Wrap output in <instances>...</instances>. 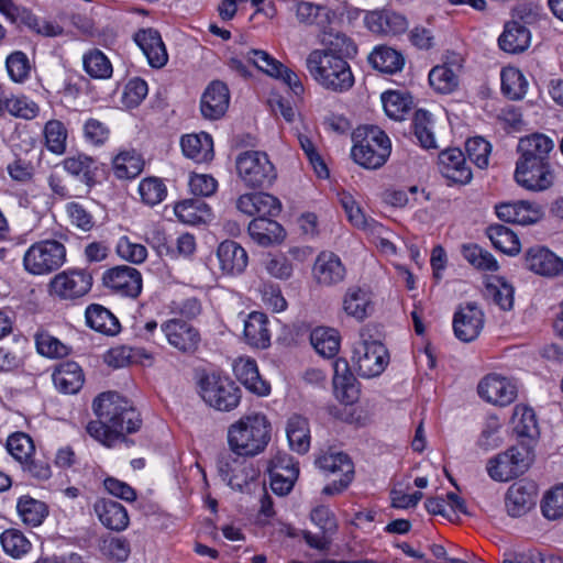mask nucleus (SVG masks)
Instances as JSON below:
<instances>
[{"label": "nucleus", "instance_id": "nucleus-1", "mask_svg": "<svg viewBox=\"0 0 563 563\" xmlns=\"http://www.w3.org/2000/svg\"><path fill=\"white\" fill-rule=\"evenodd\" d=\"M96 421H90L86 430L101 444L112 448L125 442V435L136 432L142 424L140 413L133 404L117 391H106L92 402Z\"/></svg>", "mask_w": 563, "mask_h": 563}, {"label": "nucleus", "instance_id": "nucleus-2", "mask_svg": "<svg viewBox=\"0 0 563 563\" xmlns=\"http://www.w3.org/2000/svg\"><path fill=\"white\" fill-rule=\"evenodd\" d=\"M271 431L266 416L247 415L229 427L228 443L232 453L239 456H255L266 449L271 441Z\"/></svg>", "mask_w": 563, "mask_h": 563}, {"label": "nucleus", "instance_id": "nucleus-3", "mask_svg": "<svg viewBox=\"0 0 563 563\" xmlns=\"http://www.w3.org/2000/svg\"><path fill=\"white\" fill-rule=\"evenodd\" d=\"M306 68L312 79L325 90L342 93L354 85L351 67L343 56L313 49L306 58Z\"/></svg>", "mask_w": 563, "mask_h": 563}, {"label": "nucleus", "instance_id": "nucleus-4", "mask_svg": "<svg viewBox=\"0 0 563 563\" xmlns=\"http://www.w3.org/2000/svg\"><path fill=\"white\" fill-rule=\"evenodd\" d=\"M355 144L351 154L355 163L368 168L382 167L391 152V143L387 134L375 125L357 128L353 133Z\"/></svg>", "mask_w": 563, "mask_h": 563}, {"label": "nucleus", "instance_id": "nucleus-5", "mask_svg": "<svg viewBox=\"0 0 563 563\" xmlns=\"http://www.w3.org/2000/svg\"><path fill=\"white\" fill-rule=\"evenodd\" d=\"M235 166L239 177L250 188L268 187L277 177L276 168L265 152H242L236 157Z\"/></svg>", "mask_w": 563, "mask_h": 563}, {"label": "nucleus", "instance_id": "nucleus-6", "mask_svg": "<svg viewBox=\"0 0 563 563\" xmlns=\"http://www.w3.org/2000/svg\"><path fill=\"white\" fill-rule=\"evenodd\" d=\"M66 247L56 240H44L32 244L23 256V265L32 275H47L64 265Z\"/></svg>", "mask_w": 563, "mask_h": 563}, {"label": "nucleus", "instance_id": "nucleus-7", "mask_svg": "<svg viewBox=\"0 0 563 563\" xmlns=\"http://www.w3.org/2000/svg\"><path fill=\"white\" fill-rule=\"evenodd\" d=\"M199 394L208 406L219 411H231L241 400V390L235 383L229 377L217 374L200 378Z\"/></svg>", "mask_w": 563, "mask_h": 563}, {"label": "nucleus", "instance_id": "nucleus-8", "mask_svg": "<svg viewBox=\"0 0 563 563\" xmlns=\"http://www.w3.org/2000/svg\"><path fill=\"white\" fill-rule=\"evenodd\" d=\"M353 361L360 376L372 378L379 376L385 371L389 355L380 341L362 335L361 341L354 346Z\"/></svg>", "mask_w": 563, "mask_h": 563}, {"label": "nucleus", "instance_id": "nucleus-9", "mask_svg": "<svg viewBox=\"0 0 563 563\" xmlns=\"http://www.w3.org/2000/svg\"><path fill=\"white\" fill-rule=\"evenodd\" d=\"M514 177L520 187L539 192L552 187L555 173L551 162H517Z\"/></svg>", "mask_w": 563, "mask_h": 563}, {"label": "nucleus", "instance_id": "nucleus-10", "mask_svg": "<svg viewBox=\"0 0 563 563\" xmlns=\"http://www.w3.org/2000/svg\"><path fill=\"white\" fill-rule=\"evenodd\" d=\"M246 59L261 71L276 79H280L296 96L303 92V85L299 76L291 69L284 66L279 60L271 56L267 52L262 49H251L246 53Z\"/></svg>", "mask_w": 563, "mask_h": 563}, {"label": "nucleus", "instance_id": "nucleus-11", "mask_svg": "<svg viewBox=\"0 0 563 563\" xmlns=\"http://www.w3.org/2000/svg\"><path fill=\"white\" fill-rule=\"evenodd\" d=\"M170 346L184 354H192L200 343L199 331L189 322L178 318H172L161 324Z\"/></svg>", "mask_w": 563, "mask_h": 563}, {"label": "nucleus", "instance_id": "nucleus-12", "mask_svg": "<svg viewBox=\"0 0 563 563\" xmlns=\"http://www.w3.org/2000/svg\"><path fill=\"white\" fill-rule=\"evenodd\" d=\"M92 286V277L85 271H65L51 280V292L62 299H75L85 296Z\"/></svg>", "mask_w": 563, "mask_h": 563}, {"label": "nucleus", "instance_id": "nucleus-13", "mask_svg": "<svg viewBox=\"0 0 563 563\" xmlns=\"http://www.w3.org/2000/svg\"><path fill=\"white\" fill-rule=\"evenodd\" d=\"M538 485L533 481L520 479L514 483L505 496L507 514L512 518H519L528 514L537 503Z\"/></svg>", "mask_w": 563, "mask_h": 563}, {"label": "nucleus", "instance_id": "nucleus-14", "mask_svg": "<svg viewBox=\"0 0 563 563\" xmlns=\"http://www.w3.org/2000/svg\"><path fill=\"white\" fill-rule=\"evenodd\" d=\"M484 325L483 311L475 302L461 305L454 313L453 330L455 336L463 342L475 340Z\"/></svg>", "mask_w": 563, "mask_h": 563}, {"label": "nucleus", "instance_id": "nucleus-15", "mask_svg": "<svg viewBox=\"0 0 563 563\" xmlns=\"http://www.w3.org/2000/svg\"><path fill=\"white\" fill-rule=\"evenodd\" d=\"M103 284L117 294L135 298L142 290L141 273L131 266H117L103 274Z\"/></svg>", "mask_w": 563, "mask_h": 563}, {"label": "nucleus", "instance_id": "nucleus-16", "mask_svg": "<svg viewBox=\"0 0 563 563\" xmlns=\"http://www.w3.org/2000/svg\"><path fill=\"white\" fill-rule=\"evenodd\" d=\"M517 150L519 153L517 162H551L550 157L554 150V142L543 133H532L519 140Z\"/></svg>", "mask_w": 563, "mask_h": 563}, {"label": "nucleus", "instance_id": "nucleus-17", "mask_svg": "<svg viewBox=\"0 0 563 563\" xmlns=\"http://www.w3.org/2000/svg\"><path fill=\"white\" fill-rule=\"evenodd\" d=\"M438 167L442 176L453 183L464 185L472 179V172L466 164L465 155L459 148L442 151L438 157Z\"/></svg>", "mask_w": 563, "mask_h": 563}, {"label": "nucleus", "instance_id": "nucleus-18", "mask_svg": "<svg viewBox=\"0 0 563 563\" xmlns=\"http://www.w3.org/2000/svg\"><path fill=\"white\" fill-rule=\"evenodd\" d=\"M497 217L509 223L532 224L543 216L542 208L529 201L503 202L495 206Z\"/></svg>", "mask_w": 563, "mask_h": 563}, {"label": "nucleus", "instance_id": "nucleus-19", "mask_svg": "<svg viewBox=\"0 0 563 563\" xmlns=\"http://www.w3.org/2000/svg\"><path fill=\"white\" fill-rule=\"evenodd\" d=\"M229 102L230 93L227 85L214 80L207 87L201 97L200 110L203 118L218 120L227 112Z\"/></svg>", "mask_w": 563, "mask_h": 563}, {"label": "nucleus", "instance_id": "nucleus-20", "mask_svg": "<svg viewBox=\"0 0 563 563\" xmlns=\"http://www.w3.org/2000/svg\"><path fill=\"white\" fill-rule=\"evenodd\" d=\"M312 272L317 283L322 286L338 285L346 275L341 258L332 252H321L316 258Z\"/></svg>", "mask_w": 563, "mask_h": 563}, {"label": "nucleus", "instance_id": "nucleus-21", "mask_svg": "<svg viewBox=\"0 0 563 563\" xmlns=\"http://www.w3.org/2000/svg\"><path fill=\"white\" fill-rule=\"evenodd\" d=\"M526 267L542 276H556L563 272V260L544 246L530 247L525 256Z\"/></svg>", "mask_w": 563, "mask_h": 563}, {"label": "nucleus", "instance_id": "nucleus-22", "mask_svg": "<svg viewBox=\"0 0 563 563\" xmlns=\"http://www.w3.org/2000/svg\"><path fill=\"white\" fill-rule=\"evenodd\" d=\"M134 41L152 67L161 68L167 63L168 55L158 31L142 29L135 33Z\"/></svg>", "mask_w": 563, "mask_h": 563}, {"label": "nucleus", "instance_id": "nucleus-23", "mask_svg": "<svg viewBox=\"0 0 563 563\" xmlns=\"http://www.w3.org/2000/svg\"><path fill=\"white\" fill-rule=\"evenodd\" d=\"M220 268L224 274L239 275L247 266L246 251L235 241L227 240L220 243L217 251Z\"/></svg>", "mask_w": 563, "mask_h": 563}, {"label": "nucleus", "instance_id": "nucleus-24", "mask_svg": "<svg viewBox=\"0 0 563 563\" xmlns=\"http://www.w3.org/2000/svg\"><path fill=\"white\" fill-rule=\"evenodd\" d=\"M511 427L519 441L536 443L540 431L534 410L526 405H517L511 417Z\"/></svg>", "mask_w": 563, "mask_h": 563}, {"label": "nucleus", "instance_id": "nucleus-25", "mask_svg": "<svg viewBox=\"0 0 563 563\" xmlns=\"http://www.w3.org/2000/svg\"><path fill=\"white\" fill-rule=\"evenodd\" d=\"M333 388L335 396L344 404H353L358 396L355 377L345 358H338L333 363Z\"/></svg>", "mask_w": 563, "mask_h": 563}, {"label": "nucleus", "instance_id": "nucleus-26", "mask_svg": "<svg viewBox=\"0 0 563 563\" xmlns=\"http://www.w3.org/2000/svg\"><path fill=\"white\" fill-rule=\"evenodd\" d=\"M93 510L100 522L108 529L122 531L129 526V515L120 503L101 498L93 505Z\"/></svg>", "mask_w": 563, "mask_h": 563}, {"label": "nucleus", "instance_id": "nucleus-27", "mask_svg": "<svg viewBox=\"0 0 563 563\" xmlns=\"http://www.w3.org/2000/svg\"><path fill=\"white\" fill-rule=\"evenodd\" d=\"M233 371L238 380L250 391L258 396L269 394L271 386L261 377L254 360L240 358L234 363Z\"/></svg>", "mask_w": 563, "mask_h": 563}, {"label": "nucleus", "instance_id": "nucleus-28", "mask_svg": "<svg viewBox=\"0 0 563 563\" xmlns=\"http://www.w3.org/2000/svg\"><path fill=\"white\" fill-rule=\"evenodd\" d=\"M247 230L251 239L264 247L280 243L285 238L284 228L267 217L253 219Z\"/></svg>", "mask_w": 563, "mask_h": 563}, {"label": "nucleus", "instance_id": "nucleus-29", "mask_svg": "<svg viewBox=\"0 0 563 563\" xmlns=\"http://www.w3.org/2000/svg\"><path fill=\"white\" fill-rule=\"evenodd\" d=\"M52 378L56 389L69 395L78 393L85 382L81 367L71 361L60 363L55 368Z\"/></svg>", "mask_w": 563, "mask_h": 563}, {"label": "nucleus", "instance_id": "nucleus-30", "mask_svg": "<svg viewBox=\"0 0 563 563\" xmlns=\"http://www.w3.org/2000/svg\"><path fill=\"white\" fill-rule=\"evenodd\" d=\"M267 316L260 311H253L244 319L243 335L245 342L256 349H266L271 344Z\"/></svg>", "mask_w": 563, "mask_h": 563}, {"label": "nucleus", "instance_id": "nucleus-31", "mask_svg": "<svg viewBox=\"0 0 563 563\" xmlns=\"http://www.w3.org/2000/svg\"><path fill=\"white\" fill-rule=\"evenodd\" d=\"M180 146L184 155L196 163H208L214 156L213 140L206 132L183 136Z\"/></svg>", "mask_w": 563, "mask_h": 563}, {"label": "nucleus", "instance_id": "nucleus-32", "mask_svg": "<svg viewBox=\"0 0 563 563\" xmlns=\"http://www.w3.org/2000/svg\"><path fill=\"white\" fill-rule=\"evenodd\" d=\"M343 310L347 316L363 321L373 310L371 292L358 286L349 287L343 297Z\"/></svg>", "mask_w": 563, "mask_h": 563}, {"label": "nucleus", "instance_id": "nucleus-33", "mask_svg": "<svg viewBox=\"0 0 563 563\" xmlns=\"http://www.w3.org/2000/svg\"><path fill=\"white\" fill-rule=\"evenodd\" d=\"M498 45L507 53H521L530 45V31L519 21L510 20L505 24Z\"/></svg>", "mask_w": 563, "mask_h": 563}, {"label": "nucleus", "instance_id": "nucleus-34", "mask_svg": "<svg viewBox=\"0 0 563 563\" xmlns=\"http://www.w3.org/2000/svg\"><path fill=\"white\" fill-rule=\"evenodd\" d=\"M9 20L16 25H24L31 31L45 36L54 37L63 33V27L58 24L38 19L30 10L18 4Z\"/></svg>", "mask_w": 563, "mask_h": 563}, {"label": "nucleus", "instance_id": "nucleus-35", "mask_svg": "<svg viewBox=\"0 0 563 563\" xmlns=\"http://www.w3.org/2000/svg\"><path fill=\"white\" fill-rule=\"evenodd\" d=\"M86 321L91 329L106 335H115L121 329L117 317L101 305H90L86 309Z\"/></svg>", "mask_w": 563, "mask_h": 563}, {"label": "nucleus", "instance_id": "nucleus-36", "mask_svg": "<svg viewBox=\"0 0 563 563\" xmlns=\"http://www.w3.org/2000/svg\"><path fill=\"white\" fill-rule=\"evenodd\" d=\"M286 435L289 446L299 454H305L310 448V429L308 420L300 415H292L286 424Z\"/></svg>", "mask_w": 563, "mask_h": 563}, {"label": "nucleus", "instance_id": "nucleus-37", "mask_svg": "<svg viewBox=\"0 0 563 563\" xmlns=\"http://www.w3.org/2000/svg\"><path fill=\"white\" fill-rule=\"evenodd\" d=\"M368 62L375 69L387 74L400 71L405 65L404 56L388 46L376 47L369 54Z\"/></svg>", "mask_w": 563, "mask_h": 563}, {"label": "nucleus", "instance_id": "nucleus-38", "mask_svg": "<svg viewBox=\"0 0 563 563\" xmlns=\"http://www.w3.org/2000/svg\"><path fill=\"white\" fill-rule=\"evenodd\" d=\"M174 211L181 222L192 225L206 222L211 214L209 206L200 198L178 202Z\"/></svg>", "mask_w": 563, "mask_h": 563}, {"label": "nucleus", "instance_id": "nucleus-39", "mask_svg": "<svg viewBox=\"0 0 563 563\" xmlns=\"http://www.w3.org/2000/svg\"><path fill=\"white\" fill-rule=\"evenodd\" d=\"M321 44L324 48L320 51L327 54L343 56L344 59L354 57L357 53V47L353 41L340 32L331 31L324 33L321 38Z\"/></svg>", "mask_w": 563, "mask_h": 563}, {"label": "nucleus", "instance_id": "nucleus-40", "mask_svg": "<svg viewBox=\"0 0 563 563\" xmlns=\"http://www.w3.org/2000/svg\"><path fill=\"white\" fill-rule=\"evenodd\" d=\"M144 161L135 151L119 153L113 159L114 175L120 179H131L141 174Z\"/></svg>", "mask_w": 563, "mask_h": 563}, {"label": "nucleus", "instance_id": "nucleus-41", "mask_svg": "<svg viewBox=\"0 0 563 563\" xmlns=\"http://www.w3.org/2000/svg\"><path fill=\"white\" fill-rule=\"evenodd\" d=\"M310 341L318 354L333 357L340 349V338L334 329L317 328L311 332Z\"/></svg>", "mask_w": 563, "mask_h": 563}, {"label": "nucleus", "instance_id": "nucleus-42", "mask_svg": "<svg viewBox=\"0 0 563 563\" xmlns=\"http://www.w3.org/2000/svg\"><path fill=\"white\" fill-rule=\"evenodd\" d=\"M501 91L511 100L522 99L527 92L528 82L522 73L515 67L504 68L500 73Z\"/></svg>", "mask_w": 563, "mask_h": 563}, {"label": "nucleus", "instance_id": "nucleus-43", "mask_svg": "<svg viewBox=\"0 0 563 563\" xmlns=\"http://www.w3.org/2000/svg\"><path fill=\"white\" fill-rule=\"evenodd\" d=\"M316 464L324 472L341 473L342 477H354V464L350 456L343 452L324 454L316 461Z\"/></svg>", "mask_w": 563, "mask_h": 563}, {"label": "nucleus", "instance_id": "nucleus-44", "mask_svg": "<svg viewBox=\"0 0 563 563\" xmlns=\"http://www.w3.org/2000/svg\"><path fill=\"white\" fill-rule=\"evenodd\" d=\"M413 133L423 148H435L437 142L433 133V120L430 112L419 109L412 120Z\"/></svg>", "mask_w": 563, "mask_h": 563}, {"label": "nucleus", "instance_id": "nucleus-45", "mask_svg": "<svg viewBox=\"0 0 563 563\" xmlns=\"http://www.w3.org/2000/svg\"><path fill=\"white\" fill-rule=\"evenodd\" d=\"M64 169L77 177L81 183L91 186L95 176V161L85 155L67 157L63 162Z\"/></svg>", "mask_w": 563, "mask_h": 563}, {"label": "nucleus", "instance_id": "nucleus-46", "mask_svg": "<svg viewBox=\"0 0 563 563\" xmlns=\"http://www.w3.org/2000/svg\"><path fill=\"white\" fill-rule=\"evenodd\" d=\"M16 509L21 519L34 527L41 525L47 515L46 505L30 496L20 497Z\"/></svg>", "mask_w": 563, "mask_h": 563}, {"label": "nucleus", "instance_id": "nucleus-47", "mask_svg": "<svg viewBox=\"0 0 563 563\" xmlns=\"http://www.w3.org/2000/svg\"><path fill=\"white\" fill-rule=\"evenodd\" d=\"M84 69L92 78L104 79L112 75V65L99 49H91L82 57Z\"/></svg>", "mask_w": 563, "mask_h": 563}, {"label": "nucleus", "instance_id": "nucleus-48", "mask_svg": "<svg viewBox=\"0 0 563 563\" xmlns=\"http://www.w3.org/2000/svg\"><path fill=\"white\" fill-rule=\"evenodd\" d=\"M5 446L11 456L20 464L26 462L35 453L32 438L24 432H14L9 435Z\"/></svg>", "mask_w": 563, "mask_h": 563}, {"label": "nucleus", "instance_id": "nucleus-49", "mask_svg": "<svg viewBox=\"0 0 563 563\" xmlns=\"http://www.w3.org/2000/svg\"><path fill=\"white\" fill-rule=\"evenodd\" d=\"M44 139L47 150L54 154H63L66 150L67 129L59 120H49L44 125Z\"/></svg>", "mask_w": 563, "mask_h": 563}, {"label": "nucleus", "instance_id": "nucleus-50", "mask_svg": "<svg viewBox=\"0 0 563 563\" xmlns=\"http://www.w3.org/2000/svg\"><path fill=\"white\" fill-rule=\"evenodd\" d=\"M3 110L15 118L32 120L37 117L40 107L25 96H11L3 100Z\"/></svg>", "mask_w": 563, "mask_h": 563}, {"label": "nucleus", "instance_id": "nucleus-51", "mask_svg": "<svg viewBox=\"0 0 563 563\" xmlns=\"http://www.w3.org/2000/svg\"><path fill=\"white\" fill-rule=\"evenodd\" d=\"M0 542L3 551L14 559H19L31 549V542L18 529H8L1 533Z\"/></svg>", "mask_w": 563, "mask_h": 563}, {"label": "nucleus", "instance_id": "nucleus-52", "mask_svg": "<svg viewBox=\"0 0 563 563\" xmlns=\"http://www.w3.org/2000/svg\"><path fill=\"white\" fill-rule=\"evenodd\" d=\"M386 114L395 120H401L411 108V98L400 91H386L382 95Z\"/></svg>", "mask_w": 563, "mask_h": 563}, {"label": "nucleus", "instance_id": "nucleus-53", "mask_svg": "<svg viewBox=\"0 0 563 563\" xmlns=\"http://www.w3.org/2000/svg\"><path fill=\"white\" fill-rule=\"evenodd\" d=\"M534 444L536 443L518 441L517 444L505 451L515 465L518 476L526 473L531 466L534 460Z\"/></svg>", "mask_w": 563, "mask_h": 563}, {"label": "nucleus", "instance_id": "nucleus-54", "mask_svg": "<svg viewBox=\"0 0 563 563\" xmlns=\"http://www.w3.org/2000/svg\"><path fill=\"white\" fill-rule=\"evenodd\" d=\"M429 84L437 92L451 93L459 86V75L437 65L429 73Z\"/></svg>", "mask_w": 563, "mask_h": 563}, {"label": "nucleus", "instance_id": "nucleus-55", "mask_svg": "<svg viewBox=\"0 0 563 563\" xmlns=\"http://www.w3.org/2000/svg\"><path fill=\"white\" fill-rule=\"evenodd\" d=\"M463 257L478 271L493 268V255L476 243H466L461 246Z\"/></svg>", "mask_w": 563, "mask_h": 563}, {"label": "nucleus", "instance_id": "nucleus-56", "mask_svg": "<svg viewBox=\"0 0 563 563\" xmlns=\"http://www.w3.org/2000/svg\"><path fill=\"white\" fill-rule=\"evenodd\" d=\"M541 511L549 520L563 518V484L545 493L541 501Z\"/></svg>", "mask_w": 563, "mask_h": 563}, {"label": "nucleus", "instance_id": "nucleus-57", "mask_svg": "<svg viewBox=\"0 0 563 563\" xmlns=\"http://www.w3.org/2000/svg\"><path fill=\"white\" fill-rule=\"evenodd\" d=\"M142 201L148 206L158 205L166 197L167 190L164 183L155 177L143 179L139 185Z\"/></svg>", "mask_w": 563, "mask_h": 563}, {"label": "nucleus", "instance_id": "nucleus-58", "mask_svg": "<svg viewBox=\"0 0 563 563\" xmlns=\"http://www.w3.org/2000/svg\"><path fill=\"white\" fill-rule=\"evenodd\" d=\"M35 343L37 352L46 357H63L69 352L65 344L46 331L35 334Z\"/></svg>", "mask_w": 563, "mask_h": 563}, {"label": "nucleus", "instance_id": "nucleus-59", "mask_svg": "<svg viewBox=\"0 0 563 563\" xmlns=\"http://www.w3.org/2000/svg\"><path fill=\"white\" fill-rule=\"evenodd\" d=\"M519 385L512 377L495 375V405L507 406L518 397Z\"/></svg>", "mask_w": 563, "mask_h": 563}, {"label": "nucleus", "instance_id": "nucleus-60", "mask_svg": "<svg viewBox=\"0 0 563 563\" xmlns=\"http://www.w3.org/2000/svg\"><path fill=\"white\" fill-rule=\"evenodd\" d=\"M468 158L478 167L486 168L489 163V154L492 151L490 143L482 136H474L466 141L465 144Z\"/></svg>", "mask_w": 563, "mask_h": 563}, {"label": "nucleus", "instance_id": "nucleus-61", "mask_svg": "<svg viewBox=\"0 0 563 563\" xmlns=\"http://www.w3.org/2000/svg\"><path fill=\"white\" fill-rule=\"evenodd\" d=\"M100 551L103 555L113 559L118 562L128 560L131 549L130 543L124 538L108 537L100 543Z\"/></svg>", "mask_w": 563, "mask_h": 563}, {"label": "nucleus", "instance_id": "nucleus-62", "mask_svg": "<svg viewBox=\"0 0 563 563\" xmlns=\"http://www.w3.org/2000/svg\"><path fill=\"white\" fill-rule=\"evenodd\" d=\"M495 249L511 256L518 254L520 242L517 234L504 225L495 224Z\"/></svg>", "mask_w": 563, "mask_h": 563}, {"label": "nucleus", "instance_id": "nucleus-63", "mask_svg": "<svg viewBox=\"0 0 563 563\" xmlns=\"http://www.w3.org/2000/svg\"><path fill=\"white\" fill-rule=\"evenodd\" d=\"M118 255L131 263L141 264L147 257V250L144 245L133 243L129 238L122 236L117 244Z\"/></svg>", "mask_w": 563, "mask_h": 563}, {"label": "nucleus", "instance_id": "nucleus-64", "mask_svg": "<svg viewBox=\"0 0 563 563\" xmlns=\"http://www.w3.org/2000/svg\"><path fill=\"white\" fill-rule=\"evenodd\" d=\"M266 273L277 279H288L292 275V265L284 255H268L262 262Z\"/></svg>", "mask_w": 563, "mask_h": 563}]
</instances>
